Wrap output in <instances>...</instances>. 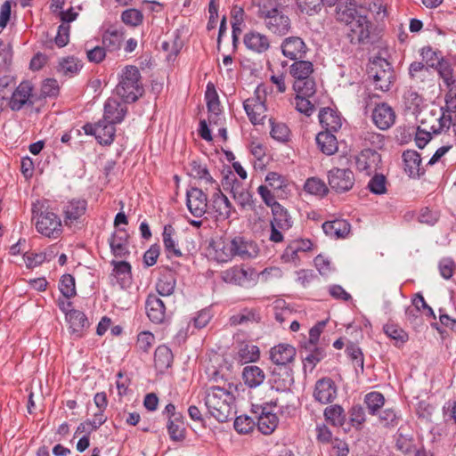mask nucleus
<instances>
[{"instance_id":"obj_1","label":"nucleus","mask_w":456,"mask_h":456,"mask_svg":"<svg viewBox=\"0 0 456 456\" xmlns=\"http://www.w3.org/2000/svg\"><path fill=\"white\" fill-rule=\"evenodd\" d=\"M236 387L232 383L224 386L212 385L204 388L203 401L209 414L218 422L224 423L232 419L235 414Z\"/></svg>"},{"instance_id":"obj_2","label":"nucleus","mask_w":456,"mask_h":456,"mask_svg":"<svg viewBox=\"0 0 456 456\" xmlns=\"http://www.w3.org/2000/svg\"><path fill=\"white\" fill-rule=\"evenodd\" d=\"M143 92L139 69L134 65L124 67L116 86L117 94L126 102H134L142 95Z\"/></svg>"},{"instance_id":"obj_3","label":"nucleus","mask_w":456,"mask_h":456,"mask_svg":"<svg viewBox=\"0 0 456 456\" xmlns=\"http://www.w3.org/2000/svg\"><path fill=\"white\" fill-rule=\"evenodd\" d=\"M32 220L37 231L50 239H58L63 232L62 223L57 214L45 208L39 201L33 204Z\"/></svg>"},{"instance_id":"obj_4","label":"nucleus","mask_w":456,"mask_h":456,"mask_svg":"<svg viewBox=\"0 0 456 456\" xmlns=\"http://www.w3.org/2000/svg\"><path fill=\"white\" fill-rule=\"evenodd\" d=\"M259 17L264 20L267 30L278 37L288 35L291 28V20L283 10H278L272 5H259Z\"/></svg>"},{"instance_id":"obj_5","label":"nucleus","mask_w":456,"mask_h":456,"mask_svg":"<svg viewBox=\"0 0 456 456\" xmlns=\"http://www.w3.org/2000/svg\"><path fill=\"white\" fill-rule=\"evenodd\" d=\"M368 79L372 82L376 90L387 92L395 80V72L391 64L383 58L371 61L367 69Z\"/></svg>"},{"instance_id":"obj_6","label":"nucleus","mask_w":456,"mask_h":456,"mask_svg":"<svg viewBox=\"0 0 456 456\" xmlns=\"http://www.w3.org/2000/svg\"><path fill=\"white\" fill-rule=\"evenodd\" d=\"M273 219L270 222L271 232L269 240L274 243L283 241V232L289 230L293 225V220L288 209L282 205L276 206L272 210Z\"/></svg>"},{"instance_id":"obj_7","label":"nucleus","mask_w":456,"mask_h":456,"mask_svg":"<svg viewBox=\"0 0 456 456\" xmlns=\"http://www.w3.org/2000/svg\"><path fill=\"white\" fill-rule=\"evenodd\" d=\"M87 209V201L83 199H72L63 203L61 213L64 225L72 228L80 225Z\"/></svg>"},{"instance_id":"obj_8","label":"nucleus","mask_w":456,"mask_h":456,"mask_svg":"<svg viewBox=\"0 0 456 456\" xmlns=\"http://www.w3.org/2000/svg\"><path fill=\"white\" fill-rule=\"evenodd\" d=\"M354 175L349 168L333 167L328 172V183L337 193L350 191L354 184Z\"/></svg>"},{"instance_id":"obj_9","label":"nucleus","mask_w":456,"mask_h":456,"mask_svg":"<svg viewBox=\"0 0 456 456\" xmlns=\"http://www.w3.org/2000/svg\"><path fill=\"white\" fill-rule=\"evenodd\" d=\"M348 26L347 37L351 44L367 45L371 42L372 23L367 16L361 15L358 19L348 24Z\"/></svg>"},{"instance_id":"obj_10","label":"nucleus","mask_w":456,"mask_h":456,"mask_svg":"<svg viewBox=\"0 0 456 456\" xmlns=\"http://www.w3.org/2000/svg\"><path fill=\"white\" fill-rule=\"evenodd\" d=\"M423 116L426 117L419 120V125L417 127L421 131L425 130L431 134H439L451 127L452 116L446 115L445 112L439 117L433 111L424 113Z\"/></svg>"},{"instance_id":"obj_11","label":"nucleus","mask_w":456,"mask_h":456,"mask_svg":"<svg viewBox=\"0 0 456 456\" xmlns=\"http://www.w3.org/2000/svg\"><path fill=\"white\" fill-rule=\"evenodd\" d=\"M83 129L86 134L94 135L98 142L102 145H110L115 138L116 128L106 120H100L96 124L87 123Z\"/></svg>"},{"instance_id":"obj_12","label":"nucleus","mask_w":456,"mask_h":456,"mask_svg":"<svg viewBox=\"0 0 456 456\" xmlns=\"http://www.w3.org/2000/svg\"><path fill=\"white\" fill-rule=\"evenodd\" d=\"M186 205L195 217H201L208 208V196L201 189L192 187L187 190Z\"/></svg>"},{"instance_id":"obj_13","label":"nucleus","mask_w":456,"mask_h":456,"mask_svg":"<svg viewBox=\"0 0 456 456\" xmlns=\"http://www.w3.org/2000/svg\"><path fill=\"white\" fill-rule=\"evenodd\" d=\"M296 348L289 344L281 343L270 349V360L275 367H291L296 357Z\"/></svg>"},{"instance_id":"obj_14","label":"nucleus","mask_w":456,"mask_h":456,"mask_svg":"<svg viewBox=\"0 0 456 456\" xmlns=\"http://www.w3.org/2000/svg\"><path fill=\"white\" fill-rule=\"evenodd\" d=\"M281 50L285 57L297 61L305 57L308 48L301 37H289L282 41Z\"/></svg>"},{"instance_id":"obj_15","label":"nucleus","mask_w":456,"mask_h":456,"mask_svg":"<svg viewBox=\"0 0 456 456\" xmlns=\"http://www.w3.org/2000/svg\"><path fill=\"white\" fill-rule=\"evenodd\" d=\"M381 156L371 149L362 150L355 158V165L359 171H364L367 175L375 173L379 168Z\"/></svg>"},{"instance_id":"obj_16","label":"nucleus","mask_w":456,"mask_h":456,"mask_svg":"<svg viewBox=\"0 0 456 456\" xmlns=\"http://www.w3.org/2000/svg\"><path fill=\"white\" fill-rule=\"evenodd\" d=\"M270 384L276 391H287L294 383L291 367H274L271 372Z\"/></svg>"},{"instance_id":"obj_17","label":"nucleus","mask_w":456,"mask_h":456,"mask_svg":"<svg viewBox=\"0 0 456 456\" xmlns=\"http://www.w3.org/2000/svg\"><path fill=\"white\" fill-rule=\"evenodd\" d=\"M314 399L327 404L332 403L337 397V387L330 378H322L315 383L314 391Z\"/></svg>"},{"instance_id":"obj_18","label":"nucleus","mask_w":456,"mask_h":456,"mask_svg":"<svg viewBox=\"0 0 456 456\" xmlns=\"http://www.w3.org/2000/svg\"><path fill=\"white\" fill-rule=\"evenodd\" d=\"M233 248V257L239 256L243 260H248L257 256L259 249L257 245L242 236H234L232 238Z\"/></svg>"},{"instance_id":"obj_19","label":"nucleus","mask_w":456,"mask_h":456,"mask_svg":"<svg viewBox=\"0 0 456 456\" xmlns=\"http://www.w3.org/2000/svg\"><path fill=\"white\" fill-rule=\"evenodd\" d=\"M148 318L156 324L163 323L167 318L164 301L155 294H150L145 302Z\"/></svg>"},{"instance_id":"obj_20","label":"nucleus","mask_w":456,"mask_h":456,"mask_svg":"<svg viewBox=\"0 0 456 456\" xmlns=\"http://www.w3.org/2000/svg\"><path fill=\"white\" fill-rule=\"evenodd\" d=\"M335 19L338 22L350 24L362 14L358 12L354 0H339L335 5Z\"/></svg>"},{"instance_id":"obj_21","label":"nucleus","mask_w":456,"mask_h":456,"mask_svg":"<svg viewBox=\"0 0 456 456\" xmlns=\"http://www.w3.org/2000/svg\"><path fill=\"white\" fill-rule=\"evenodd\" d=\"M128 233L126 229L118 228L109 239L111 253L119 258L129 256Z\"/></svg>"},{"instance_id":"obj_22","label":"nucleus","mask_w":456,"mask_h":456,"mask_svg":"<svg viewBox=\"0 0 456 456\" xmlns=\"http://www.w3.org/2000/svg\"><path fill=\"white\" fill-rule=\"evenodd\" d=\"M32 90L33 87L30 82H21L12 94L9 102V107L11 110L17 111L22 109L27 103L32 104L33 102L29 101Z\"/></svg>"},{"instance_id":"obj_23","label":"nucleus","mask_w":456,"mask_h":456,"mask_svg":"<svg viewBox=\"0 0 456 456\" xmlns=\"http://www.w3.org/2000/svg\"><path fill=\"white\" fill-rule=\"evenodd\" d=\"M66 319L69 324L70 333L76 338H82L90 325L86 315L79 310H70L67 313Z\"/></svg>"},{"instance_id":"obj_24","label":"nucleus","mask_w":456,"mask_h":456,"mask_svg":"<svg viewBox=\"0 0 456 456\" xmlns=\"http://www.w3.org/2000/svg\"><path fill=\"white\" fill-rule=\"evenodd\" d=\"M395 119L393 109L387 103L378 104L372 111V120L381 130L389 128Z\"/></svg>"},{"instance_id":"obj_25","label":"nucleus","mask_w":456,"mask_h":456,"mask_svg":"<svg viewBox=\"0 0 456 456\" xmlns=\"http://www.w3.org/2000/svg\"><path fill=\"white\" fill-rule=\"evenodd\" d=\"M216 191L213 194L211 206L218 218L228 219L234 208L228 198L221 191L217 183H216Z\"/></svg>"},{"instance_id":"obj_26","label":"nucleus","mask_w":456,"mask_h":456,"mask_svg":"<svg viewBox=\"0 0 456 456\" xmlns=\"http://www.w3.org/2000/svg\"><path fill=\"white\" fill-rule=\"evenodd\" d=\"M213 258L219 263H226L233 258L232 239L219 238L210 243Z\"/></svg>"},{"instance_id":"obj_27","label":"nucleus","mask_w":456,"mask_h":456,"mask_svg":"<svg viewBox=\"0 0 456 456\" xmlns=\"http://www.w3.org/2000/svg\"><path fill=\"white\" fill-rule=\"evenodd\" d=\"M223 185L225 190L227 185H232L231 192L232 197L242 208H248L255 200L253 195L248 190L243 189L240 183L235 177L231 182L230 178L226 176L225 183Z\"/></svg>"},{"instance_id":"obj_28","label":"nucleus","mask_w":456,"mask_h":456,"mask_svg":"<svg viewBox=\"0 0 456 456\" xmlns=\"http://www.w3.org/2000/svg\"><path fill=\"white\" fill-rule=\"evenodd\" d=\"M243 43L248 50L256 53H264L270 48L268 37L257 31L246 33L243 37Z\"/></svg>"},{"instance_id":"obj_29","label":"nucleus","mask_w":456,"mask_h":456,"mask_svg":"<svg viewBox=\"0 0 456 456\" xmlns=\"http://www.w3.org/2000/svg\"><path fill=\"white\" fill-rule=\"evenodd\" d=\"M312 246L313 243L310 240H294L284 249L281 259L285 263H294L299 259L298 253L310 250Z\"/></svg>"},{"instance_id":"obj_30","label":"nucleus","mask_w":456,"mask_h":456,"mask_svg":"<svg viewBox=\"0 0 456 456\" xmlns=\"http://www.w3.org/2000/svg\"><path fill=\"white\" fill-rule=\"evenodd\" d=\"M127 111V108L123 106L115 99H108L104 104V116L102 120L115 125L123 121Z\"/></svg>"},{"instance_id":"obj_31","label":"nucleus","mask_w":456,"mask_h":456,"mask_svg":"<svg viewBox=\"0 0 456 456\" xmlns=\"http://www.w3.org/2000/svg\"><path fill=\"white\" fill-rule=\"evenodd\" d=\"M324 233L331 239L346 238L351 230L350 224L344 219L326 221L322 224Z\"/></svg>"},{"instance_id":"obj_32","label":"nucleus","mask_w":456,"mask_h":456,"mask_svg":"<svg viewBox=\"0 0 456 456\" xmlns=\"http://www.w3.org/2000/svg\"><path fill=\"white\" fill-rule=\"evenodd\" d=\"M319 121L325 131L337 132L342 126V120L337 111L330 108H324L319 112Z\"/></svg>"},{"instance_id":"obj_33","label":"nucleus","mask_w":456,"mask_h":456,"mask_svg":"<svg viewBox=\"0 0 456 456\" xmlns=\"http://www.w3.org/2000/svg\"><path fill=\"white\" fill-rule=\"evenodd\" d=\"M404 170L411 177L419 176L424 171L421 169L420 155L412 150H407L403 153Z\"/></svg>"},{"instance_id":"obj_34","label":"nucleus","mask_w":456,"mask_h":456,"mask_svg":"<svg viewBox=\"0 0 456 456\" xmlns=\"http://www.w3.org/2000/svg\"><path fill=\"white\" fill-rule=\"evenodd\" d=\"M242 379L246 386L256 388L264 383L265 373L256 365H248L242 370Z\"/></svg>"},{"instance_id":"obj_35","label":"nucleus","mask_w":456,"mask_h":456,"mask_svg":"<svg viewBox=\"0 0 456 456\" xmlns=\"http://www.w3.org/2000/svg\"><path fill=\"white\" fill-rule=\"evenodd\" d=\"M334 132L322 131L316 135V143L320 151L328 155H333L338 151V140Z\"/></svg>"},{"instance_id":"obj_36","label":"nucleus","mask_w":456,"mask_h":456,"mask_svg":"<svg viewBox=\"0 0 456 456\" xmlns=\"http://www.w3.org/2000/svg\"><path fill=\"white\" fill-rule=\"evenodd\" d=\"M175 230L171 224H166L162 233L163 244L168 257H180L183 256L175 238Z\"/></svg>"},{"instance_id":"obj_37","label":"nucleus","mask_w":456,"mask_h":456,"mask_svg":"<svg viewBox=\"0 0 456 456\" xmlns=\"http://www.w3.org/2000/svg\"><path fill=\"white\" fill-rule=\"evenodd\" d=\"M260 358L259 347L251 343L242 342L239 345L237 360L241 363L256 362Z\"/></svg>"},{"instance_id":"obj_38","label":"nucleus","mask_w":456,"mask_h":456,"mask_svg":"<svg viewBox=\"0 0 456 456\" xmlns=\"http://www.w3.org/2000/svg\"><path fill=\"white\" fill-rule=\"evenodd\" d=\"M114 275L121 288L127 286L132 280L131 265L126 261H111Z\"/></svg>"},{"instance_id":"obj_39","label":"nucleus","mask_w":456,"mask_h":456,"mask_svg":"<svg viewBox=\"0 0 456 456\" xmlns=\"http://www.w3.org/2000/svg\"><path fill=\"white\" fill-rule=\"evenodd\" d=\"M124 34L117 28H108L102 37V46L109 52H116L120 49Z\"/></svg>"},{"instance_id":"obj_40","label":"nucleus","mask_w":456,"mask_h":456,"mask_svg":"<svg viewBox=\"0 0 456 456\" xmlns=\"http://www.w3.org/2000/svg\"><path fill=\"white\" fill-rule=\"evenodd\" d=\"M221 278L226 283L242 286L248 281V273L236 265L222 272Z\"/></svg>"},{"instance_id":"obj_41","label":"nucleus","mask_w":456,"mask_h":456,"mask_svg":"<svg viewBox=\"0 0 456 456\" xmlns=\"http://www.w3.org/2000/svg\"><path fill=\"white\" fill-rule=\"evenodd\" d=\"M384 333L394 342L397 347L403 346L409 339L408 333L398 324L387 322L383 326Z\"/></svg>"},{"instance_id":"obj_42","label":"nucleus","mask_w":456,"mask_h":456,"mask_svg":"<svg viewBox=\"0 0 456 456\" xmlns=\"http://www.w3.org/2000/svg\"><path fill=\"white\" fill-rule=\"evenodd\" d=\"M173 362V354L169 347L165 345L159 346L154 353V364L160 372L167 370Z\"/></svg>"},{"instance_id":"obj_43","label":"nucleus","mask_w":456,"mask_h":456,"mask_svg":"<svg viewBox=\"0 0 456 456\" xmlns=\"http://www.w3.org/2000/svg\"><path fill=\"white\" fill-rule=\"evenodd\" d=\"M395 447L403 454L412 453L416 450L412 434L404 432V428L403 427L399 428L396 433Z\"/></svg>"},{"instance_id":"obj_44","label":"nucleus","mask_w":456,"mask_h":456,"mask_svg":"<svg viewBox=\"0 0 456 456\" xmlns=\"http://www.w3.org/2000/svg\"><path fill=\"white\" fill-rule=\"evenodd\" d=\"M206 100L208 110L209 112L208 121L209 123H211L212 121L216 122V118H217L220 112V102L215 86L212 83L208 84L206 91Z\"/></svg>"},{"instance_id":"obj_45","label":"nucleus","mask_w":456,"mask_h":456,"mask_svg":"<svg viewBox=\"0 0 456 456\" xmlns=\"http://www.w3.org/2000/svg\"><path fill=\"white\" fill-rule=\"evenodd\" d=\"M314 72V65L311 61L304 59L294 61L289 67V73L294 80L305 79L311 77Z\"/></svg>"},{"instance_id":"obj_46","label":"nucleus","mask_w":456,"mask_h":456,"mask_svg":"<svg viewBox=\"0 0 456 456\" xmlns=\"http://www.w3.org/2000/svg\"><path fill=\"white\" fill-rule=\"evenodd\" d=\"M260 322V315L255 309L245 308L230 317L231 325L237 326Z\"/></svg>"},{"instance_id":"obj_47","label":"nucleus","mask_w":456,"mask_h":456,"mask_svg":"<svg viewBox=\"0 0 456 456\" xmlns=\"http://www.w3.org/2000/svg\"><path fill=\"white\" fill-rule=\"evenodd\" d=\"M258 430L267 436L271 435L277 428L279 423V418L275 413H269L265 416H258L256 418Z\"/></svg>"},{"instance_id":"obj_48","label":"nucleus","mask_w":456,"mask_h":456,"mask_svg":"<svg viewBox=\"0 0 456 456\" xmlns=\"http://www.w3.org/2000/svg\"><path fill=\"white\" fill-rule=\"evenodd\" d=\"M83 67V64L77 58L71 56L60 61L58 72L67 77L76 75Z\"/></svg>"},{"instance_id":"obj_49","label":"nucleus","mask_w":456,"mask_h":456,"mask_svg":"<svg viewBox=\"0 0 456 456\" xmlns=\"http://www.w3.org/2000/svg\"><path fill=\"white\" fill-rule=\"evenodd\" d=\"M175 279L173 274H162L156 283V289L158 294L162 297L172 295L175 288Z\"/></svg>"},{"instance_id":"obj_50","label":"nucleus","mask_w":456,"mask_h":456,"mask_svg":"<svg viewBox=\"0 0 456 456\" xmlns=\"http://www.w3.org/2000/svg\"><path fill=\"white\" fill-rule=\"evenodd\" d=\"M243 107L252 124H263L266 111L265 104L250 105L248 102H243Z\"/></svg>"},{"instance_id":"obj_51","label":"nucleus","mask_w":456,"mask_h":456,"mask_svg":"<svg viewBox=\"0 0 456 456\" xmlns=\"http://www.w3.org/2000/svg\"><path fill=\"white\" fill-rule=\"evenodd\" d=\"M364 403L370 415H376L385 404V397L379 392H370L364 396Z\"/></svg>"},{"instance_id":"obj_52","label":"nucleus","mask_w":456,"mask_h":456,"mask_svg":"<svg viewBox=\"0 0 456 456\" xmlns=\"http://www.w3.org/2000/svg\"><path fill=\"white\" fill-rule=\"evenodd\" d=\"M324 417L333 426L340 427L346 420L344 409L338 404L327 407L324 411Z\"/></svg>"},{"instance_id":"obj_53","label":"nucleus","mask_w":456,"mask_h":456,"mask_svg":"<svg viewBox=\"0 0 456 456\" xmlns=\"http://www.w3.org/2000/svg\"><path fill=\"white\" fill-rule=\"evenodd\" d=\"M293 89L297 95L311 97L316 91L315 81L312 77L305 79L294 80Z\"/></svg>"},{"instance_id":"obj_54","label":"nucleus","mask_w":456,"mask_h":456,"mask_svg":"<svg viewBox=\"0 0 456 456\" xmlns=\"http://www.w3.org/2000/svg\"><path fill=\"white\" fill-rule=\"evenodd\" d=\"M190 175L195 179L204 180L206 183L215 185L217 183L209 174L207 167L196 160L191 161L190 164Z\"/></svg>"},{"instance_id":"obj_55","label":"nucleus","mask_w":456,"mask_h":456,"mask_svg":"<svg viewBox=\"0 0 456 456\" xmlns=\"http://www.w3.org/2000/svg\"><path fill=\"white\" fill-rule=\"evenodd\" d=\"M430 73V68L420 61H414L409 67L410 77L416 83L426 80Z\"/></svg>"},{"instance_id":"obj_56","label":"nucleus","mask_w":456,"mask_h":456,"mask_svg":"<svg viewBox=\"0 0 456 456\" xmlns=\"http://www.w3.org/2000/svg\"><path fill=\"white\" fill-rule=\"evenodd\" d=\"M297 10L308 16L318 14L322 11L321 0H295Z\"/></svg>"},{"instance_id":"obj_57","label":"nucleus","mask_w":456,"mask_h":456,"mask_svg":"<svg viewBox=\"0 0 456 456\" xmlns=\"http://www.w3.org/2000/svg\"><path fill=\"white\" fill-rule=\"evenodd\" d=\"M306 192L318 196H324L328 193L329 189L325 183L319 178H308L304 185Z\"/></svg>"},{"instance_id":"obj_58","label":"nucleus","mask_w":456,"mask_h":456,"mask_svg":"<svg viewBox=\"0 0 456 456\" xmlns=\"http://www.w3.org/2000/svg\"><path fill=\"white\" fill-rule=\"evenodd\" d=\"M59 289L66 299L75 297L77 294L75 278L69 273L62 275L60 280Z\"/></svg>"},{"instance_id":"obj_59","label":"nucleus","mask_w":456,"mask_h":456,"mask_svg":"<svg viewBox=\"0 0 456 456\" xmlns=\"http://www.w3.org/2000/svg\"><path fill=\"white\" fill-rule=\"evenodd\" d=\"M181 418L182 416H177L175 419L168 420V434L170 438L174 441H181L184 438L185 428Z\"/></svg>"},{"instance_id":"obj_60","label":"nucleus","mask_w":456,"mask_h":456,"mask_svg":"<svg viewBox=\"0 0 456 456\" xmlns=\"http://www.w3.org/2000/svg\"><path fill=\"white\" fill-rule=\"evenodd\" d=\"M256 424V418L253 416L241 415L234 420V428L240 434L251 432Z\"/></svg>"},{"instance_id":"obj_61","label":"nucleus","mask_w":456,"mask_h":456,"mask_svg":"<svg viewBox=\"0 0 456 456\" xmlns=\"http://www.w3.org/2000/svg\"><path fill=\"white\" fill-rule=\"evenodd\" d=\"M434 68L437 70L440 77L444 79L447 86L454 85L452 68L448 61L444 60V58H441L440 61H437Z\"/></svg>"},{"instance_id":"obj_62","label":"nucleus","mask_w":456,"mask_h":456,"mask_svg":"<svg viewBox=\"0 0 456 456\" xmlns=\"http://www.w3.org/2000/svg\"><path fill=\"white\" fill-rule=\"evenodd\" d=\"M265 182L268 188L272 189L277 193L279 191H285L287 188V181L285 178L276 172H270L265 176Z\"/></svg>"},{"instance_id":"obj_63","label":"nucleus","mask_w":456,"mask_h":456,"mask_svg":"<svg viewBox=\"0 0 456 456\" xmlns=\"http://www.w3.org/2000/svg\"><path fill=\"white\" fill-rule=\"evenodd\" d=\"M309 354L304 358V366L311 365L313 370L318 362H320L326 356V352L323 347L310 346Z\"/></svg>"},{"instance_id":"obj_64","label":"nucleus","mask_w":456,"mask_h":456,"mask_svg":"<svg viewBox=\"0 0 456 456\" xmlns=\"http://www.w3.org/2000/svg\"><path fill=\"white\" fill-rule=\"evenodd\" d=\"M449 90L445 96V106L441 108L442 113L445 112L446 115L452 116L456 114V86L452 85L448 86Z\"/></svg>"}]
</instances>
